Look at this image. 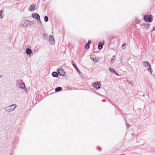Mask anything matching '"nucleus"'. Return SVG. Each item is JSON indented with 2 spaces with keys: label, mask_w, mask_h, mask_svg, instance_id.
<instances>
[{
  "label": "nucleus",
  "mask_w": 155,
  "mask_h": 155,
  "mask_svg": "<svg viewBox=\"0 0 155 155\" xmlns=\"http://www.w3.org/2000/svg\"><path fill=\"white\" fill-rule=\"evenodd\" d=\"M143 64L144 67H147V70L149 71L150 74H151L152 71L151 66L150 63L147 61H144Z\"/></svg>",
  "instance_id": "nucleus-1"
},
{
  "label": "nucleus",
  "mask_w": 155,
  "mask_h": 155,
  "mask_svg": "<svg viewBox=\"0 0 155 155\" xmlns=\"http://www.w3.org/2000/svg\"><path fill=\"white\" fill-rule=\"evenodd\" d=\"M17 107V105L15 104H13L9 106L6 107L5 110L8 112H9L13 110Z\"/></svg>",
  "instance_id": "nucleus-2"
},
{
  "label": "nucleus",
  "mask_w": 155,
  "mask_h": 155,
  "mask_svg": "<svg viewBox=\"0 0 155 155\" xmlns=\"http://www.w3.org/2000/svg\"><path fill=\"white\" fill-rule=\"evenodd\" d=\"M144 19L146 22H151L153 20L152 16L151 15H146L144 17Z\"/></svg>",
  "instance_id": "nucleus-3"
},
{
  "label": "nucleus",
  "mask_w": 155,
  "mask_h": 155,
  "mask_svg": "<svg viewBox=\"0 0 155 155\" xmlns=\"http://www.w3.org/2000/svg\"><path fill=\"white\" fill-rule=\"evenodd\" d=\"M31 17H32L36 19L37 21L41 23V21L40 20V16L38 14L35 13H33L32 14Z\"/></svg>",
  "instance_id": "nucleus-4"
},
{
  "label": "nucleus",
  "mask_w": 155,
  "mask_h": 155,
  "mask_svg": "<svg viewBox=\"0 0 155 155\" xmlns=\"http://www.w3.org/2000/svg\"><path fill=\"white\" fill-rule=\"evenodd\" d=\"M49 41L51 45H54L55 44V41L53 36L52 35H50L49 38Z\"/></svg>",
  "instance_id": "nucleus-5"
},
{
  "label": "nucleus",
  "mask_w": 155,
  "mask_h": 155,
  "mask_svg": "<svg viewBox=\"0 0 155 155\" xmlns=\"http://www.w3.org/2000/svg\"><path fill=\"white\" fill-rule=\"evenodd\" d=\"M58 75H59L61 76H64L65 74V72L62 68H60L58 71Z\"/></svg>",
  "instance_id": "nucleus-6"
},
{
  "label": "nucleus",
  "mask_w": 155,
  "mask_h": 155,
  "mask_svg": "<svg viewBox=\"0 0 155 155\" xmlns=\"http://www.w3.org/2000/svg\"><path fill=\"white\" fill-rule=\"evenodd\" d=\"M35 7L36 5L35 4L31 5L29 8L28 10L31 12H33L35 9Z\"/></svg>",
  "instance_id": "nucleus-7"
},
{
  "label": "nucleus",
  "mask_w": 155,
  "mask_h": 155,
  "mask_svg": "<svg viewBox=\"0 0 155 155\" xmlns=\"http://www.w3.org/2000/svg\"><path fill=\"white\" fill-rule=\"evenodd\" d=\"M104 44V41L100 42L98 45V48L99 50H101L103 48V46Z\"/></svg>",
  "instance_id": "nucleus-8"
},
{
  "label": "nucleus",
  "mask_w": 155,
  "mask_h": 155,
  "mask_svg": "<svg viewBox=\"0 0 155 155\" xmlns=\"http://www.w3.org/2000/svg\"><path fill=\"white\" fill-rule=\"evenodd\" d=\"M71 63L73 66V67L75 68L76 71H77L78 73H80L81 72L78 69V68L77 67L76 65L74 63L73 61H71Z\"/></svg>",
  "instance_id": "nucleus-9"
},
{
  "label": "nucleus",
  "mask_w": 155,
  "mask_h": 155,
  "mask_svg": "<svg viewBox=\"0 0 155 155\" xmlns=\"http://www.w3.org/2000/svg\"><path fill=\"white\" fill-rule=\"evenodd\" d=\"M94 86L96 89H98L100 88L101 85L99 83L96 82L94 84Z\"/></svg>",
  "instance_id": "nucleus-10"
},
{
  "label": "nucleus",
  "mask_w": 155,
  "mask_h": 155,
  "mask_svg": "<svg viewBox=\"0 0 155 155\" xmlns=\"http://www.w3.org/2000/svg\"><path fill=\"white\" fill-rule=\"evenodd\" d=\"M32 52L31 50L29 48H27L26 49V53L28 55L31 54Z\"/></svg>",
  "instance_id": "nucleus-11"
},
{
  "label": "nucleus",
  "mask_w": 155,
  "mask_h": 155,
  "mask_svg": "<svg viewBox=\"0 0 155 155\" xmlns=\"http://www.w3.org/2000/svg\"><path fill=\"white\" fill-rule=\"evenodd\" d=\"M52 75L53 77L55 78H57L58 76V73L55 71L52 73Z\"/></svg>",
  "instance_id": "nucleus-12"
},
{
  "label": "nucleus",
  "mask_w": 155,
  "mask_h": 155,
  "mask_svg": "<svg viewBox=\"0 0 155 155\" xmlns=\"http://www.w3.org/2000/svg\"><path fill=\"white\" fill-rule=\"evenodd\" d=\"M22 81L21 80H18L16 81V86L18 87L19 85L22 83Z\"/></svg>",
  "instance_id": "nucleus-13"
},
{
  "label": "nucleus",
  "mask_w": 155,
  "mask_h": 155,
  "mask_svg": "<svg viewBox=\"0 0 155 155\" xmlns=\"http://www.w3.org/2000/svg\"><path fill=\"white\" fill-rule=\"evenodd\" d=\"M18 87L22 89H24L25 87V84L23 82H22L20 85H19Z\"/></svg>",
  "instance_id": "nucleus-14"
},
{
  "label": "nucleus",
  "mask_w": 155,
  "mask_h": 155,
  "mask_svg": "<svg viewBox=\"0 0 155 155\" xmlns=\"http://www.w3.org/2000/svg\"><path fill=\"white\" fill-rule=\"evenodd\" d=\"M127 82L130 85L131 87L133 86L134 85V82L133 81H129L127 80Z\"/></svg>",
  "instance_id": "nucleus-15"
},
{
  "label": "nucleus",
  "mask_w": 155,
  "mask_h": 155,
  "mask_svg": "<svg viewBox=\"0 0 155 155\" xmlns=\"http://www.w3.org/2000/svg\"><path fill=\"white\" fill-rule=\"evenodd\" d=\"M62 90V88L61 87H58L55 89V91L56 92H58L61 91Z\"/></svg>",
  "instance_id": "nucleus-16"
},
{
  "label": "nucleus",
  "mask_w": 155,
  "mask_h": 155,
  "mask_svg": "<svg viewBox=\"0 0 155 155\" xmlns=\"http://www.w3.org/2000/svg\"><path fill=\"white\" fill-rule=\"evenodd\" d=\"M31 21H30L26 20L25 21L24 24H26V25H31L30 23H31Z\"/></svg>",
  "instance_id": "nucleus-17"
},
{
  "label": "nucleus",
  "mask_w": 155,
  "mask_h": 155,
  "mask_svg": "<svg viewBox=\"0 0 155 155\" xmlns=\"http://www.w3.org/2000/svg\"><path fill=\"white\" fill-rule=\"evenodd\" d=\"M42 37L43 38L46 39L48 38V35L47 34L43 33L42 34Z\"/></svg>",
  "instance_id": "nucleus-18"
},
{
  "label": "nucleus",
  "mask_w": 155,
  "mask_h": 155,
  "mask_svg": "<svg viewBox=\"0 0 155 155\" xmlns=\"http://www.w3.org/2000/svg\"><path fill=\"white\" fill-rule=\"evenodd\" d=\"M44 20L45 22H47L48 21V18L47 16H45L44 17Z\"/></svg>",
  "instance_id": "nucleus-19"
},
{
  "label": "nucleus",
  "mask_w": 155,
  "mask_h": 155,
  "mask_svg": "<svg viewBox=\"0 0 155 155\" xmlns=\"http://www.w3.org/2000/svg\"><path fill=\"white\" fill-rule=\"evenodd\" d=\"M109 71L112 73L114 74V73H115V71L113 69L111 68H109Z\"/></svg>",
  "instance_id": "nucleus-20"
},
{
  "label": "nucleus",
  "mask_w": 155,
  "mask_h": 155,
  "mask_svg": "<svg viewBox=\"0 0 155 155\" xmlns=\"http://www.w3.org/2000/svg\"><path fill=\"white\" fill-rule=\"evenodd\" d=\"M150 25L148 23H147L146 24L144 25V26L147 29L149 28Z\"/></svg>",
  "instance_id": "nucleus-21"
},
{
  "label": "nucleus",
  "mask_w": 155,
  "mask_h": 155,
  "mask_svg": "<svg viewBox=\"0 0 155 155\" xmlns=\"http://www.w3.org/2000/svg\"><path fill=\"white\" fill-rule=\"evenodd\" d=\"M90 45H88L87 43L85 45V47L86 49H88L90 47Z\"/></svg>",
  "instance_id": "nucleus-22"
},
{
  "label": "nucleus",
  "mask_w": 155,
  "mask_h": 155,
  "mask_svg": "<svg viewBox=\"0 0 155 155\" xmlns=\"http://www.w3.org/2000/svg\"><path fill=\"white\" fill-rule=\"evenodd\" d=\"M134 21L135 23V24H139V22H140L137 19H135V21Z\"/></svg>",
  "instance_id": "nucleus-23"
},
{
  "label": "nucleus",
  "mask_w": 155,
  "mask_h": 155,
  "mask_svg": "<svg viewBox=\"0 0 155 155\" xmlns=\"http://www.w3.org/2000/svg\"><path fill=\"white\" fill-rule=\"evenodd\" d=\"M3 12V10H1L0 11V17H1L0 18H2V14Z\"/></svg>",
  "instance_id": "nucleus-24"
},
{
  "label": "nucleus",
  "mask_w": 155,
  "mask_h": 155,
  "mask_svg": "<svg viewBox=\"0 0 155 155\" xmlns=\"http://www.w3.org/2000/svg\"><path fill=\"white\" fill-rule=\"evenodd\" d=\"M93 60L94 61L96 62L97 61V59L96 58H94L93 57H92Z\"/></svg>",
  "instance_id": "nucleus-25"
},
{
  "label": "nucleus",
  "mask_w": 155,
  "mask_h": 155,
  "mask_svg": "<svg viewBox=\"0 0 155 155\" xmlns=\"http://www.w3.org/2000/svg\"><path fill=\"white\" fill-rule=\"evenodd\" d=\"M115 60V59H114V58H112V59H111V63H113L114 62V61Z\"/></svg>",
  "instance_id": "nucleus-26"
},
{
  "label": "nucleus",
  "mask_w": 155,
  "mask_h": 155,
  "mask_svg": "<svg viewBox=\"0 0 155 155\" xmlns=\"http://www.w3.org/2000/svg\"><path fill=\"white\" fill-rule=\"evenodd\" d=\"M91 41L90 40H88V42L87 44L88 45H90L91 44Z\"/></svg>",
  "instance_id": "nucleus-27"
},
{
  "label": "nucleus",
  "mask_w": 155,
  "mask_h": 155,
  "mask_svg": "<svg viewBox=\"0 0 155 155\" xmlns=\"http://www.w3.org/2000/svg\"><path fill=\"white\" fill-rule=\"evenodd\" d=\"M126 126H127V127L128 128V127H129L130 126L129 125V124H128L127 123V122L126 121Z\"/></svg>",
  "instance_id": "nucleus-28"
},
{
  "label": "nucleus",
  "mask_w": 155,
  "mask_h": 155,
  "mask_svg": "<svg viewBox=\"0 0 155 155\" xmlns=\"http://www.w3.org/2000/svg\"><path fill=\"white\" fill-rule=\"evenodd\" d=\"M127 45L125 43L124 44H123L122 46V47H126V46Z\"/></svg>",
  "instance_id": "nucleus-29"
},
{
  "label": "nucleus",
  "mask_w": 155,
  "mask_h": 155,
  "mask_svg": "<svg viewBox=\"0 0 155 155\" xmlns=\"http://www.w3.org/2000/svg\"><path fill=\"white\" fill-rule=\"evenodd\" d=\"M132 25L133 26H134V27H135V28H137V25H136V24H135V25H134V24H132Z\"/></svg>",
  "instance_id": "nucleus-30"
},
{
  "label": "nucleus",
  "mask_w": 155,
  "mask_h": 155,
  "mask_svg": "<svg viewBox=\"0 0 155 155\" xmlns=\"http://www.w3.org/2000/svg\"><path fill=\"white\" fill-rule=\"evenodd\" d=\"M155 30V27L152 28L151 30V31H153Z\"/></svg>",
  "instance_id": "nucleus-31"
},
{
  "label": "nucleus",
  "mask_w": 155,
  "mask_h": 155,
  "mask_svg": "<svg viewBox=\"0 0 155 155\" xmlns=\"http://www.w3.org/2000/svg\"><path fill=\"white\" fill-rule=\"evenodd\" d=\"M97 149H98L99 150L101 151V148L100 147H97Z\"/></svg>",
  "instance_id": "nucleus-32"
},
{
  "label": "nucleus",
  "mask_w": 155,
  "mask_h": 155,
  "mask_svg": "<svg viewBox=\"0 0 155 155\" xmlns=\"http://www.w3.org/2000/svg\"><path fill=\"white\" fill-rule=\"evenodd\" d=\"M114 74H116V75H117V76H119V74L118 73H117V72H115V73H114Z\"/></svg>",
  "instance_id": "nucleus-33"
},
{
  "label": "nucleus",
  "mask_w": 155,
  "mask_h": 155,
  "mask_svg": "<svg viewBox=\"0 0 155 155\" xmlns=\"http://www.w3.org/2000/svg\"><path fill=\"white\" fill-rule=\"evenodd\" d=\"M135 24V23L134 21H133L132 22V24L135 25V24Z\"/></svg>",
  "instance_id": "nucleus-34"
},
{
  "label": "nucleus",
  "mask_w": 155,
  "mask_h": 155,
  "mask_svg": "<svg viewBox=\"0 0 155 155\" xmlns=\"http://www.w3.org/2000/svg\"><path fill=\"white\" fill-rule=\"evenodd\" d=\"M24 26V25L23 24H21V26Z\"/></svg>",
  "instance_id": "nucleus-35"
},
{
  "label": "nucleus",
  "mask_w": 155,
  "mask_h": 155,
  "mask_svg": "<svg viewBox=\"0 0 155 155\" xmlns=\"http://www.w3.org/2000/svg\"><path fill=\"white\" fill-rule=\"evenodd\" d=\"M2 76H1L0 75V78H2Z\"/></svg>",
  "instance_id": "nucleus-36"
}]
</instances>
